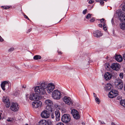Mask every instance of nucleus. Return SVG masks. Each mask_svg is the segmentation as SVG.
Wrapping results in <instances>:
<instances>
[{
	"mask_svg": "<svg viewBox=\"0 0 125 125\" xmlns=\"http://www.w3.org/2000/svg\"><path fill=\"white\" fill-rule=\"evenodd\" d=\"M40 84V86H36L34 88V91L38 94H44L46 93V83L43 81Z\"/></svg>",
	"mask_w": 125,
	"mask_h": 125,
	"instance_id": "f257e3e1",
	"label": "nucleus"
},
{
	"mask_svg": "<svg viewBox=\"0 0 125 125\" xmlns=\"http://www.w3.org/2000/svg\"><path fill=\"white\" fill-rule=\"evenodd\" d=\"M29 97V99L31 100L36 101L39 100L41 99V97L40 96L39 94H37L36 93H32L31 94L30 96L27 94L26 96L27 99H28Z\"/></svg>",
	"mask_w": 125,
	"mask_h": 125,
	"instance_id": "f03ea898",
	"label": "nucleus"
},
{
	"mask_svg": "<svg viewBox=\"0 0 125 125\" xmlns=\"http://www.w3.org/2000/svg\"><path fill=\"white\" fill-rule=\"evenodd\" d=\"M45 103L46 105V109L48 111L52 112V107L53 105L52 102L50 100H46Z\"/></svg>",
	"mask_w": 125,
	"mask_h": 125,
	"instance_id": "7ed1b4c3",
	"label": "nucleus"
},
{
	"mask_svg": "<svg viewBox=\"0 0 125 125\" xmlns=\"http://www.w3.org/2000/svg\"><path fill=\"white\" fill-rule=\"evenodd\" d=\"M2 100L6 108H8L10 106L11 102L8 96H3Z\"/></svg>",
	"mask_w": 125,
	"mask_h": 125,
	"instance_id": "20e7f679",
	"label": "nucleus"
},
{
	"mask_svg": "<svg viewBox=\"0 0 125 125\" xmlns=\"http://www.w3.org/2000/svg\"><path fill=\"white\" fill-rule=\"evenodd\" d=\"M61 119L63 123H67L70 122L71 118L69 115L65 114L62 116Z\"/></svg>",
	"mask_w": 125,
	"mask_h": 125,
	"instance_id": "39448f33",
	"label": "nucleus"
},
{
	"mask_svg": "<svg viewBox=\"0 0 125 125\" xmlns=\"http://www.w3.org/2000/svg\"><path fill=\"white\" fill-rule=\"evenodd\" d=\"M61 93L57 90H55L52 93V97L54 99H59L61 98Z\"/></svg>",
	"mask_w": 125,
	"mask_h": 125,
	"instance_id": "423d86ee",
	"label": "nucleus"
},
{
	"mask_svg": "<svg viewBox=\"0 0 125 125\" xmlns=\"http://www.w3.org/2000/svg\"><path fill=\"white\" fill-rule=\"evenodd\" d=\"M46 89L49 93H50L52 92L54 89L55 87L54 86L52 83H50L48 85H47V82H46Z\"/></svg>",
	"mask_w": 125,
	"mask_h": 125,
	"instance_id": "0eeeda50",
	"label": "nucleus"
},
{
	"mask_svg": "<svg viewBox=\"0 0 125 125\" xmlns=\"http://www.w3.org/2000/svg\"><path fill=\"white\" fill-rule=\"evenodd\" d=\"M42 102L39 100L35 101L32 103V105L33 108H40L42 105Z\"/></svg>",
	"mask_w": 125,
	"mask_h": 125,
	"instance_id": "6e6552de",
	"label": "nucleus"
},
{
	"mask_svg": "<svg viewBox=\"0 0 125 125\" xmlns=\"http://www.w3.org/2000/svg\"><path fill=\"white\" fill-rule=\"evenodd\" d=\"M71 113L74 119L77 120L80 118V116L79 112L76 110L75 109H72Z\"/></svg>",
	"mask_w": 125,
	"mask_h": 125,
	"instance_id": "1a4fd4ad",
	"label": "nucleus"
},
{
	"mask_svg": "<svg viewBox=\"0 0 125 125\" xmlns=\"http://www.w3.org/2000/svg\"><path fill=\"white\" fill-rule=\"evenodd\" d=\"M118 91L116 90H112L109 93V97L111 98H113L117 96L118 94Z\"/></svg>",
	"mask_w": 125,
	"mask_h": 125,
	"instance_id": "9d476101",
	"label": "nucleus"
},
{
	"mask_svg": "<svg viewBox=\"0 0 125 125\" xmlns=\"http://www.w3.org/2000/svg\"><path fill=\"white\" fill-rule=\"evenodd\" d=\"M11 110L14 112L17 111L19 109L18 105L16 103H13L10 107Z\"/></svg>",
	"mask_w": 125,
	"mask_h": 125,
	"instance_id": "9b49d317",
	"label": "nucleus"
},
{
	"mask_svg": "<svg viewBox=\"0 0 125 125\" xmlns=\"http://www.w3.org/2000/svg\"><path fill=\"white\" fill-rule=\"evenodd\" d=\"M111 67L113 70L117 71L120 69V66L118 63H114L112 64Z\"/></svg>",
	"mask_w": 125,
	"mask_h": 125,
	"instance_id": "f8f14e48",
	"label": "nucleus"
},
{
	"mask_svg": "<svg viewBox=\"0 0 125 125\" xmlns=\"http://www.w3.org/2000/svg\"><path fill=\"white\" fill-rule=\"evenodd\" d=\"M63 100L66 104L68 105H71L73 104L70 98L69 97L65 96L63 98Z\"/></svg>",
	"mask_w": 125,
	"mask_h": 125,
	"instance_id": "ddd939ff",
	"label": "nucleus"
},
{
	"mask_svg": "<svg viewBox=\"0 0 125 125\" xmlns=\"http://www.w3.org/2000/svg\"><path fill=\"white\" fill-rule=\"evenodd\" d=\"M41 116L43 118H48L49 116V113L47 111H44L41 113Z\"/></svg>",
	"mask_w": 125,
	"mask_h": 125,
	"instance_id": "4468645a",
	"label": "nucleus"
},
{
	"mask_svg": "<svg viewBox=\"0 0 125 125\" xmlns=\"http://www.w3.org/2000/svg\"><path fill=\"white\" fill-rule=\"evenodd\" d=\"M93 35L95 37H98L101 36L102 34L100 31L97 30L94 32Z\"/></svg>",
	"mask_w": 125,
	"mask_h": 125,
	"instance_id": "2eb2a0df",
	"label": "nucleus"
},
{
	"mask_svg": "<svg viewBox=\"0 0 125 125\" xmlns=\"http://www.w3.org/2000/svg\"><path fill=\"white\" fill-rule=\"evenodd\" d=\"M50 124V121L43 120L39 122L38 125H49Z\"/></svg>",
	"mask_w": 125,
	"mask_h": 125,
	"instance_id": "dca6fc26",
	"label": "nucleus"
},
{
	"mask_svg": "<svg viewBox=\"0 0 125 125\" xmlns=\"http://www.w3.org/2000/svg\"><path fill=\"white\" fill-rule=\"evenodd\" d=\"M112 77V75L109 72L106 73L104 75V79L107 81L109 80Z\"/></svg>",
	"mask_w": 125,
	"mask_h": 125,
	"instance_id": "f3484780",
	"label": "nucleus"
},
{
	"mask_svg": "<svg viewBox=\"0 0 125 125\" xmlns=\"http://www.w3.org/2000/svg\"><path fill=\"white\" fill-rule=\"evenodd\" d=\"M9 83L8 82L4 81L2 82L1 84V86L2 90L4 91L5 90V87L6 86H8Z\"/></svg>",
	"mask_w": 125,
	"mask_h": 125,
	"instance_id": "a211bd4d",
	"label": "nucleus"
},
{
	"mask_svg": "<svg viewBox=\"0 0 125 125\" xmlns=\"http://www.w3.org/2000/svg\"><path fill=\"white\" fill-rule=\"evenodd\" d=\"M55 113L56 120L57 121H58L59 120L60 117V113L59 111L57 110L55 111Z\"/></svg>",
	"mask_w": 125,
	"mask_h": 125,
	"instance_id": "6ab92c4d",
	"label": "nucleus"
},
{
	"mask_svg": "<svg viewBox=\"0 0 125 125\" xmlns=\"http://www.w3.org/2000/svg\"><path fill=\"white\" fill-rule=\"evenodd\" d=\"M115 58L116 60L119 62H121L123 60L122 56L120 55L116 54L115 56Z\"/></svg>",
	"mask_w": 125,
	"mask_h": 125,
	"instance_id": "aec40b11",
	"label": "nucleus"
},
{
	"mask_svg": "<svg viewBox=\"0 0 125 125\" xmlns=\"http://www.w3.org/2000/svg\"><path fill=\"white\" fill-rule=\"evenodd\" d=\"M112 86L110 83H107L104 87V89L107 91H109L110 90Z\"/></svg>",
	"mask_w": 125,
	"mask_h": 125,
	"instance_id": "412c9836",
	"label": "nucleus"
},
{
	"mask_svg": "<svg viewBox=\"0 0 125 125\" xmlns=\"http://www.w3.org/2000/svg\"><path fill=\"white\" fill-rule=\"evenodd\" d=\"M121 83L123 84L122 80L120 79H117L115 84L116 87Z\"/></svg>",
	"mask_w": 125,
	"mask_h": 125,
	"instance_id": "4be33fe9",
	"label": "nucleus"
},
{
	"mask_svg": "<svg viewBox=\"0 0 125 125\" xmlns=\"http://www.w3.org/2000/svg\"><path fill=\"white\" fill-rule=\"evenodd\" d=\"M120 28L122 30H125V23L124 22H122L120 24Z\"/></svg>",
	"mask_w": 125,
	"mask_h": 125,
	"instance_id": "5701e85b",
	"label": "nucleus"
},
{
	"mask_svg": "<svg viewBox=\"0 0 125 125\" xmlns=\"http://www.w3.org/2000/svg\"><path fill=\"white\" fill-rule=\"evenodd\" d=\"M41 56L39 55H36L33 57V59L35 60H38L41 59Z\"/></svg>",
	"mask_w": 125,
	"mask_h": 125,
	"instance_id": "b1692460",
	"label": "nucleus"
},
{
	"mask_svg": "<svg viewBox=\"0 0 125 125\" xmlns=\"http://www.w3.org/2000/svg\"><path fill=\"white\" fill-rule=\"evenodd\" d=\"M120 103L121 105L125 108V100H121Z\"/></svg>",
	"mask_w": 125,
	"mask_h": 125,
	"instance_id": "393cba45",
	"label": "nucleus"
},
{
	"mask_svg": "<svg viewBox=\"0 0 125 125\" xmlns=\"http://www.w3.org/2000/svg\"><path fill=\"white\" fill-rule=\"evenodd\" d=\"M119 20L121 21H125V16H124L120 15L119 17Z\"/></svg>",
	"mask_w": 125,
	"mask_h": 125,
	"instance_id": "a878e982",
	"label": "nucleus"
},
{
	"mask_svg": "<svg viewBox=\"0 0 125 125\" xmlns=\"http://www.w3.org/2000/svg\"><path fill=\"white\" fill-rule=\"evenodd\" d=\"M12 7L10 6H1V8H3V9L5 10H7L10 8Z\"/></svg>",
	"mask_w": 125,
	"mask_h": 125,
	"instance_id": "bb28decb",
	"label": "nucleus"
},
{
	"mask_svg": "<svg viewBox=\"0 0 125 125\" xmlns=\"http://www.w3.org/2000/svg\"><path fill=\"white\" fill-rule=\"evenodd\" d=\"M123 84L121 83L120 84H119L118 86L116 87L118 89H121L123 88Z\"/></svg>",
	"mask_w": 125,
	"mask_h": 125,
	"instance_id": "cd10ccee",
	"label": "nucleus"
},
{
	"mask_svg": "<svg viewBox=\"0 0 125 125\" xmlns=\"http://www.w3.org/2000/svg\"><path fill=\"white\" fill-rule=\"evenodd\" d=\"M99 20L100 21V22L101 23H103L104 24H105V21L104 19L102 18L101 19H99Z\"/></svg>",
	"mask_w": 125,
	"mask_h": 125,
	"instance_id": "c85d7f7f",
	"label": "nucleus"
},
{
	"mask_svg": "<svg viewBox=\"0 0 125 125\" xmlns=\"http://www.w3.org/2000/svg\"><path fill=\"white\" fill-rule=\"evenodd\" d=\"M95 100L96 103L98 104H99L100 103V101L98 98L96 97L95 98Z\"/></svg>",
	"mask_w": 125,
	"mask_h": 125,
	"instance_id": "c756f323",
	"label": "nucleus"
},
{
	"mask_svg": "<svg viewBox=\"0 0 125 125\" xmlns=\"http://www.w3.org/2000/svg\"><path fill=\"white\" fill-rule=\"evenodd\" d=\"M119 76L120 78L122 79H123L124 77L123 73H120L119 74Z\"/></svg>",
	"mask_w": 125,
	"mask_h": 125,
	"instance_id": "7c9ffc66",
	"label": "nucleus"
},
{
	"mask_svg": "<svg viewBox=\"0 0 125 125\" xmlns=\"http://www.w3.org/2000/svg\"><path fill=\"white\" fill-rule=\"evenodd\" d=\"M103 29L104 31H106L107 30L106 25L105 24H104L103 26Z\"/></svg>",
	"mask_w": 125,
	"mask_h": 125,
	"instance_id": "2f4dec72",
	"label": "nucleus"
},
{
	"mask_svg": "<svg viewBox=\"0 0 125 125\" xmlns=\"http://www.w3.org/2000/svg\"><path fill=\"white\" fill-rule=\"evenodd\" d=\"M91 17V14H87L86 17V18L88 19H89Z\"/></svg>",
	"mask_w": 125,
	"mask_h": 125,
	"instance_id": "473e14b6",
	"label": "nucleus"
},
{
	"mask_svg": "<svg viewBox=\"0 0 125 125\" xmlns=\"http://www.w3.org/2000/svg\"><path fill=\"white\" fill-rule=\"evenodd\" d=\"M14 50V49L13 48H11L8 50V51L9 52H10L13 51Z\"/></svg>",
	"mask_w": 125,
	"mask_h": 125,
	"instance_id": "72a5a7b5",
	"label": "nucleus"
},
{
	"mask_svg": "<svg viewBox=\"0 0 125 125\" xmlns=\"http://www.w3.org/2000/svg\"><path fill=\"white\" fill-rule=\"evenodd\" d=\"M87 11V9H86L84 10L83 11V14H86V13Z\"/></svg>",
	"mask_w": 125,
	"mask_h": 125,
	"instance_id": "f704fd0d",
	"label": "nucleus"
},
{
	"mask_svg": "<svg viewBox=\"0 0 125 125\" xmlns=\"http://www.w3.org/2000/svg\"><path fill=\"white\" fill-rule=\"evenodd\" d=\"M100 3V5H101L102 6H103L104 5V2L103 0H101Z\"/></svg>",
	"mask_w": 125,
	"mask_h": 125,
	"instance_id": "c9c22d12",
	"label": "nucleus"
},
{
	"mask_svg": "<svg viewBox=\"0 0 125 125\" xmlns=\"http://www.w3.org/2000/svg\"><path fill=\"white\" fill-rule=\"evenodd\" d=\"M56 125H64V124L62 122H59Z\"/></svg>",
	"mask_w": 125,
	"mask_h": 125,
	"instance_id": "e433bc0d",
	"label": "nucleus"
},
{
	"mask_svg": "<svg viewBox=\"0 0 125 125\" xmlns=\"http://www.w3.org/2000/svg\"><path fill=\"white\" fill-rule=\"evenodd\" d=\"M24 18L26 19H27L29 20H30V19H29V18L25 14H24Z\"/></svg>",
	"mask_w": 125,
	"mask_h": 125,
	"instance_id": "4c0bfd02",
	"label": "nucleus"
},
{
	"mask_svg": "<svg viewBox=\"0 0 125 125\" xmlns=\"http://www.w3.org/2000/svg\"><path fill=\"white\" fill-rule=\"evenodd\" d=\"M18 94V93L16 91L14 92L13 93V94L14 95L16 96Z\"/></svg>",
	"mask_w": 125,
	"mask_h": 125,
	"instance_id": "58836bf2",
	"label": "nucleus"
},
{
	"mask_svg": "<svg viewBox=\"0 0 125 125\" xmlns=\"http://www.w3.org/2000/svg\"><path fill=\"white\" fill-rule=\"evenodd\" d=\"M95 21V20L94 18H92V19H91L90 20V22H94Z\"/></svg>",
	"mask_w": 125,
	"mask_h": 125,
	"instance_id": "ea45409f",
	"label": "nucleus"
},
{
	"mask_svg": "<svg viewBox=\"0 0 125 125\" xmlns=\"http://www.w3.org/2000/svg\"><path fill=\"white\" fill-rule=\"evenodd\" d=\"M4 41V40L0 36V41L2 42Z\"/></svg>",
	"mask_w": 125,
	"mask_h": 125,
	"instance_id": "a19ab883",
	"label": "nucleus"
},
{
	"mask_svg": "<svg viewBox=\"0 0 125 125\" xmlns=\"http://www.w3.org/2000/svg\"><path fill=\"white\" fill-rule=\"evenodd\" d=\"M11 118H8L7 120V121L9 122H11L12 121V120L10 119Z\"/></svg>",
	"mask_w": 125,
	"mask_h": 125,
	"instance_id": "79ce46f5",
	"label": "nucleus"
},
{
	"mask_svg": "<svg viewBox=\"0 0 125 125\" xmlns=\"http://www.w3.org/2000/svg\"><path fill=\"white\" fill-rule=\"evenodd\" d=\"M31 30H32L31 29V28L30 29L28 30L27 31V33L29 32H30V31H31Z\"/></svg>",
	"mask_w": 125,
	"mask_h": 125,
	"instance_id": "37998d69",
	"label": "nucleus"
},
{
	"mask_svg": "<svg viewBox=\"0 0 125 125\" xmlns=\"http://www.w3.org/2000/svg\"><path fill=\"white\" fill-rule=\"evenodd\" d=\"M51 117H52V119H53L54 118V114H52V115H51Z\"/></svg>",
	"mask_w": 125,
	"mask_h": 125,
	"instance_id": "c03bdc74",
	"label": "nucleus"
},
{
	"mask_svg": "<svg viewBox=\"0 0 125 125\" xmlns=\"http://www.w3.org/2000/svg\"><path fill=\"white\" fill-rule=\"evenodd\" d=\"M98 26L100 27H102V24H98Z\"/></svg>",
	"mask_w": 125,
	"mask_h": 125,
	"instance_id": "a18cd8bd",
	"label": "nucleus"
},
{
	"mask_svg": "<svg viewBox=\"0 0 125 125\" xmlns=\"http://www.w3.org/2000/svg\"><path fill=\"white\" fill-rule=\"evenodd\" d=\"M123 57L124 59L125 60V53L123 55Z\"/></svg>",
	"mask_w": 125,
	"mask_h": 125,
	"instance_id": "49530a36",
	"label": "nucleus"
},
{
	"mask_svg": "<svg viewBox=\"0 0 125 125\" xmlns=\"http://www.w3.org/2000/svg\"><path fill=\"white\" fill-rule=\"evenodd\" d=\"M108 64V65H105V67L106 69H107V68H109Z\"/></svg>",
	"mask_w": 125,
	"mask_h": 125,
	"instance_id": "de8ad7c7",
	"label": "nucleus"
},
{
	"mask_svg": "<svg viewBox=\"0 0 125 125\" xmlns=\"http://www.w3.org/2000/svg\"><path fill=\"white\" fill-rule=\"evenodd\" d=\"M93 94L94 97L96 98V94L94 93H93Z\"/></svg>",
	"mask_w": 125,
	"mask_h": 125,
	"instance_id": "09e8293b",
	"label": "nucleus"
},
{
	"mask_svg": "<svg viewBox=\"0 0 125 125\" xmlns=\"http://www.w3.org/2000/svg\"><path fill=\"white\" fill-rule=\"evenodd\" d=\"M58 53H59V54H62V52H61V51H58Z\"/></svg>",
	"mask_w": 125,
	"mask_h": 125,
	"instance_id": "8fccbe9b",
	"label": "nucleus"
},
{
	"mask_svg": "<svg viewBox=\"0 0 125 125\" xmlns=\"http://www.w3.org/2000/svg\"><path fill=\"white\" fill-rule=\"evenodd\" d=\"M95 1L96 2H100L101 0H95Z\"/></svg>",
	"mask_w": 125,
	"mask_h": 125,
	"instance_id": "3c124183",
	"label": "nucleus"
},
{
	"mask_svg": "<svg viewBox=\"0 0 125 125\" xmlns=\"http://www.w3.org/2000/svg\"><path fill=\"white\" fill-rule=\"evenodd\" d=\"M26 87V86L24 85L22 86V88H25Z\"/></svg>",
	"mask_w": 125,
	"mask_h": 125,
	"instance_id": "603ef678",
	"label": "nucleus"
},
{
	"mask_svg": "<svg viewBox=\"0 0 125 125\" xmlns=\"http://www.w3.org/2000/svg\"><path fill=\"white\" fill-rule=\"evenodd\" d=\"M112 125H116L114 123H111Z\"/></svg>",
	"mask_w": 125,
	"mask_h": 125,
	"instance_id": "864d4df0",
	"label": "nucleus"
},
{
	"mask_svg": "<svg viewBox=\"0 0 125 125\" xmlns=\"http://www.w3.org/2000/svg\"><path fill=\"white\" fill-rule=\"evenodd\" d=\"M2 114V113L0 114V120L1 119V115Z\"/></svg>",
	"mask_w": 125,
	"mask_h": 125,
	"instance_id": "5fc2aeb1",
	"label": "nucleus"
},
{
	"mask_svg": "<svg viewBox=\"0 0 125 125\" xmlns=\"http://www.w3.org/2000/svg\"><path fill=\"white\" fill-rule=\"evenodd\" d=\"M101 124H105V123H104V121H103V122H101Z\"/></svg>",
	"mask_w": 125,
	"mask_h": 125,
	"instance_id": "6e6d98bb",
	"label": "nucleus"
},
{
	"mask_svg": "<svg viewBox=\"0 0 125 125\" xmlns=\"http://www.w3.org/2000/svg\"><path fill=\"white\" fill-rule=\"evenodd\" d=\"M124 90L125 91V84L124 85Z\"/></svg>",
	"mask_w": 125,
	"mask_h": 125,
	"instance_id": "4d7b16f0",
	"label": "nucleus"
},
{
	"mask_svg": "<svg viewBox=\"0 0 125 125\" xmlns=\"http://www.w3.org/2000/svg\"><path fill=\"white\" fill-rule=\"evenodd\" d=\"M113 18L112 19V20H111V22H112H112H113Z\"/></svg>",
	"mask_w": 125,
	"mask_h": 125,
	"instance_id": "13d9d810",
	"label": "nucleus"
},
{
	"mask_svg": "<svg viewBox=\"0 0 125 125\" xmlns=\"http://www.w3.org/2000/svg\"><path fill=\"white\" fill-rule=\"evenodd\" d=\"M102 0L103 1H105V2H106L107 1V0Z\"/></svg>",
	"mask_w": 125,
	"mask_h": 125,
	"instance_id": "bf43d9fd",
	"label": "nucleus"
},
{
	"mask_svg": "<svg viewBox=\"0 0 125 125\" xmlns=\"http://www.w3.org/2000/svg\"><path fill=\"white\" fill-rule=\"evenodd\" d=\"M25 125H28V124H26Z\"/></svg>",
	"mask_w": 125,
	"mask_h": 125,
	"instance_id": "052dcab7",
	"label": "nucleus"
},
{
	"mask_svg": "<svg viewBox=\"0 0 125 125\" xmlns=\"http://www.w3.org/2000/svg\"><path fill=\"white\" fill-rule=\"evenodd\" d=\"M62 19H61L60 21H60L62 20Z\"/></svg>",
	"mask_w": 125,
	"mask_h": 125,
	"instance_id": "680f3d73",
	"label": "nucleus"
},
{
	"mask_svg": "<svg viewBox=\"0 0 125 125\" xmlns=\"http://www.w3.org/2000/svg\"><path fill=\"white\" fill-rule=\"evenodd\" d=\"M93 7V6H92V7Z\"/></svg>",
	"mask_w": 125,
	"mask_h": 125,
	"instance_id": "e2e57ef3",
	"label": "nucleus"
},
{
	"mask_svg": "<svg viewBox=\"0 0 125 125\" xmlns=\"http://www.w3.org/2000/svg\"><path fill=\"white\" fill-rule=\"evenodd\" d=\"M1 113H0V114H1Z\"/></svg>",
	"mask_w": 125,
	"mask_h": 125,
	"instance_id": "0e129e2a",
	"label": "nucleus"
}]
</instances>
